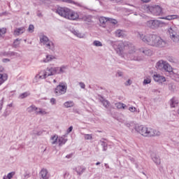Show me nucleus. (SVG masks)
Returning <instances> with one entry per match:
<instances>
[{
	"label": "nucleus",
	"mask_w": 179,
	"mask_h": 179,
	"mask_svg": "<svg viewBox=\"0 0 179 179\" xmlns=\"http://www.w3.org/2000/svg\"><path fill=\"white\" fill-rule=\"evenodd\" d=\"M113 47L117 54L124 59H130V61H141L142 59L138 56L136 48L132 43L124 45L122 42H115L113 43Z\"/></svg>",
	"instance_id": "f257e3e1"
},
{
	"label": "nucleus",
	"mask_w": 179,
	"mask_h": 179,
	"mask_svg": "<svg viewBox=\"0 0 179 179\" xmlns=\"http://www.w3.org/2000/svg\"><path fill=\"white\" fill-rule=\"evenodd\" d=\"M68 69V66H62L60 67H47L45 70H41L34 78V83H37L38 80L47 79L48 76H54V75H59L65 73Z\"/></svg>",
	"instance_id": "f03ea898"
},
{
	"label": "nucleus",
	"mask_w": 179,
	"mask_h": 179,
	"mask_svg": "<svg viewBox=\"0 0 179 179\" xmlns=\"http://www.w3.org/2000/svg\"><path fill=\"white\" fill-rule=\"evenodd\" d=\"M135 131L138 132L142 136L145 138H150L152 136H160V131L150 127H146L143 125H136L134 127Z\"/></svg>",
	"instance_id": "7ed1b4c3"
},
{
	"label": "nucleus",
	"mask_w": 179,
	"mask_h": 179,
	"mask_svg": "<svg viewBox=\"0 0 179 179\" xmlns=\"http://www.w3.org/2000/svg\"><path fill=\"white\" fill-rule=\"evenodd\" d=\"M148 45L150 47H156L157 48H163L167 45V42L157 34H151Z\"/></svg>",
	"instance_id": "20e7f679"
},
{
	"label": "nucleus",
	"mask_w": 179,
	"mask_h": 179,
	"mask_svg": "<svg viewBox=\"0 0 179 179\" xmlns=\"http://www.w3.org/2000/svg\"><path fill=\"white\" fill-rule=\"evenodd\" d=\"M40 43L45 47V48H46V50H49L50 51H55V44H54V42L50 41L46 36L43 35L40 38Z\"/></svg>",
	"instance_id": "39448f33"
},
{
	"label": "nucleus",
	"mask_w": 179,
	"mask_h": 179,
	"mask_svg": "<svg viewBox=\"0 0 179 179\" xmlns=\"http://www.w3.org/2000/svg\"><path fill=\"white\" fill-rule=\"evenodd\" d=\"M168 33L171 41H173V43H175V44H178L179 43V32L177 27H169L168 29Z\"/></svg>",
	"instance_id": "423d86ee"
},
{
	"label": "nucleus",
	"mask_w": 179,
	"mask_h": 179,
	"mask_svg": "<svg viewBox=\"0 0 179 179\" xmlns=\"http://www.w3.org/2000/svg\"><path fill=\"white\" fill-rule=\"evenodd\" d=\"M145 8L148 10V12H150L151 13H152V15H155V16H160V15L163 13L162 7H160V6L159 5H146Z\"/></svg>",
	"instance_id": "0eeeda50"
},
{
	"label": "nucleus",
	"mask_w": 179,
	"mask_h": 179,
	"mask_svg": "<svg viewBox=\"0 0 179 179\" xmlns=\"http://www.w3.org/2000/svg\"><path fill=\"white\" fill-rule=\"evenodd\" d=\"M68 85H66V83H60L59 85L56 87L55 90V93L56 96H61L66 93Z\"/></svg>",
	"instance_id": "6e6552de"
},
{
	"label": "nucleus",
	"mask_w": 179,
	"mask_h": 179,
	"mask_svg": "<svg viewBox=\"0 0 179 179\" xmlns=\"http://www.w3.org/2000/svg\"><path fill=\"white\" fill-rule=\"evenodd\" d=\"M70 8H68L66 7H57L56 9V13L61 16L62 17H64V19H66L68 17V13H69Z\"/></svg>",
	"instance_id": "1a4fd4ad"
},
{
	"label": "nucleus",
	"mask_w": 179,
	"mask_h": 179,
	"mask_svg": "<svg viewBox=\"0 0 179 179\" xmlns=\"http://www.w3.org/2000/svg\"><path fill=\"white\" fill-rule=\"evenodd\" d=\"M163 24V22L160 20H151L146 22V26L148 27H150V29H158V27H160V25Z\"/></svg>",
	"instance_id": "9d476101"
},
{
	"label": "nucleus",
	"mask_w": 179,
	"mask_h": 179,
	"mask_svg": "<svg viewBox=\"0 0 179 179\" xmlns=\"http://www.w3.org/2000/svg\"><path fill=\"white\" fill-rule=\"evenodd\" d=\"M152 36V34H142L138 33V38L143 41L145 44H147V45H149V41L150 40V37Z\"/></svg>",
	"instance_id": "9b49d317"
},
{
	"label": "nucleus",
	"mask_w": 179,
	"mask_h": 179,
	"mask_svg": "<svg viewBox=\"0 0 179 179\" xmlns=\"http://www.w3.org/2000/svg\"><path fill=\"white\" fill-rule=\"evenodd\" d=\"M66 19L68 20H78L79 19V14L76 11L70 9Z\"/></svg>",
	"instance_id": "f8f14e48"
},
{
	"label": "nucleus",
	"mask_w": 179,
	"mask_h": 179,
	"mask_svg": "<svg viewBox=\"0 0 179 179\" xmlns=\"http://www.w3.org/2000/svg\"><path fill=\"white\" fill-rule=\"evenodd\" d=\"M151 159L156 166H160L162 164V159L157 154L152 152L151 154Z\"/></svg>",
	"instance_id": "ddd939ff"
},
{
	"label": "nucleus",
	"mask_w": 179,
	"mask_h": 179,
	"mask_svg": "<svg viewBox=\"0 0 179 179\" xmlns=\"http://www.w3.org/2000/svg\"><path fill=\"white\" fill-rule=\"evenodd\" d=\"M136 52L138 54V57L139 58H141V57H139V52H142L143 54H144L145 55H148V57L152 55V52L150 49H148V48H140L139 50L136 49Z\"/></svg>",
	"instance_id": "4468645a"
},
{
	"label": "nucleus",
	"mask_w": 179,
	"mask_h": 179,
	"mask_svg": "<svg viewBox=\"0 0 179 179\" xmlns=\"http://www.w3.org/2000/svg\"><path fill=\"white\" fill-rule=\"evenodd\" d=\"M153 79L157 83H164L166 82V77L157 73L154 74Z\"/></svg>",
	"instance_id": "2eb2a0df"
},
{
	"label": "nucleus",
	"mask_w": 179,
	"mask_h": 179,
	"mask_svg": "<svg viewBox=\"0 0 179 179\" xmlns=\"http://www.w3.org/2000/svg\"><path fill=\"white\" fill-rule=\"evenodd\" d=\"M41 179H48L50 178V175L48 174V171L46 169H43L40 171Z\"/></svg>",
	"instance_id": "dca6fc26"
},
{
	"label": "nucleus",
	"mask_w": 179,
	"mask_h": 179,
	"mask_svg": "<svg viewBox=\"0 0 179 179\" xmlns=\"http://www.w3.org/2000/svg\"><path fill=\"white\" fill-rule=\"evenodd\" d=\"M166 61L164 60H159L156 64V68L157 69H159V71H163V69L164 68V65H166Z\"/></svg>",
	"instance_id": "f3484780"
},
{
	"label": "nucleus",
	"mask_w": 179,
	"mask_h": 179,
	"mask_svg": "<svg viewBox=\"0 0 179 179\" xmlns=\"http://www.w3.org/2000/svg\"><path fill=\"white\" fill-rule=\"evenodd\" d=\"M24 31H26V29L24 27L17 28L14 31V36H20V34H23Z\"/></svg>",
	"instance_id": "a211bd4d"
},
{
	"label": "nucleus",
	"mask_w": 179,
	"mask_h": 179,
	"mask_svg": "<svg viewBox=\"0 0 179 179\" xmlns=\"http://www.w3.org/2000/svg\"><path fill=\"white\" fill-rule=\"evenodd\" d=\"M162 71L164 72H169L170 73L173 72V67H171V66L167 62H166Z\"/></svg>",
	"instance_id": "6ab92c4d"
},
{
	"label": "nucleus",
	"mask_w": 179,
	"mask_h": 179,
	"mask_svg": "<svg viewBox=\"0 0 179 179\" xmlns=\"http://www.w3.org/2000/svg\"><path fill=\"white\" fill-rule=\"evenodd\" d=\"M8 80V74L6 73H0V86L5 83Z\"/></svg>",
	"instance_id": "aec40b11"
},
{
	"label": "nucleus",
	"mask_w": 179,
	"mask_h": 179,
	"mask_svg": "<svg viewBox=\"0 0 179 179\" xmlns=\"http://www.w3.org/2000/svg\"><path fill=\"white\" fill-rule=\"evenodd\" d=\"M66 142H68V139L65 138V136L59 137L58 138L59 146H62V145H65Z\"/></svg>",
	"instance_id": "412c9836"
},
{
	"label": "nucleus",
	"mask_w": 179,
	"mask_h": 179,
	"mask_svg": "<svg viewBox=\"0 0 179 179\" xmlns=\"http://www.w3.org/2000/svg\"><path fill=\"white\" fill-rule=\"evenodd\" d=\"M115 106L119 110H126V108H127V106L124 103H122L121 102H117L115 103Z\"/></svg>",
	"instance_id": "4be33fe9"
},
{
	"label": "nucleus",
	"mask_w": 179,
	"mask_h": 179,
	"mask_svg": "<svg viewBox=\"0 0 179 179\" xmlns=\"http://www.w3.org/2000/svg\"><path fill=\"white\" fill-rule=\"evenodd\" d=\"M36 115H45L46 114H48V112L45 111V110L41 108H38V110L35 112Z\"/></svg>",
	"instance_id": "5701e85b"
},
{
	"label": "nucleus",
	"mask_w": 179,
	"mask_h": 179,
	"mask_svg": "<svg viewBox=\"0 0 179 179\" xmlns=\"http://www.w3.org/2000/svg\"><path fill=\"white\" fill-rule=\"evenodd\" d=\"M170 105H171V107L172 108L177 107V106L178 105V99H177V98L176 97H173L171 99Z\"/></svg>",
	"instance_id": "b1692460"
},
{
	"label": "nucleus",
	"mask_w": 179,
	"mask_h": 179,
	"mask_svg": "<svg viewBox=\"0 0 179 179\" xmlns=\"http://www.w3.org/2000/svg\"><path fill=\"white\" fill-rule=\"evenodd\" d=\"M85 170H86V169L82 166H77L76 168V171L78 176H82L83 173H85Z\"/></svg>",
	"instance_id": "393cba45"
},
{
	"label": "nucleus",
	"mask_w": 179,
	"mask_h": 179,
	"mask_svg": "<svg viewBox=\"0 0 179 179\" xmlns=\"http://www.w3.org/2000/svg\"><path fill=\"white\" fill-rule=\"evenodd\" d=\"M72 33H73V34H74V36H76V37H78L79 38H85V34L79 32V31H78V30L73 29L72 31Z\"/></svg>",
	"instance_id": "a878e982"
},
{
	"label": "nucleus",
	"mask_w": 179,
	"mask_h": 179,
	"mask_svg": "<svg viewBox=\"0 0 179 179\" xmlns=\"http://www.w3.org/2000/svg\"><path fill=\"white\" fill-rule=\"evenodd\" d=\"M179 16L177 15H167L162 19H164L165 20H174L176 19H178Z\"/></svg>",
	"instance_id": "bb28decb"
},
{
	"label": "nucleus",
	"mask_w": 179,
	"mask_h": 179,
	"mask_svg": "<svg viewBox=\"0 0 179 179\" xmlns=\"http://www.w3.org/2000/svg\"><path fill=\"white\" fill-rule=\"evenodd\" d=\"M58 139H59L58 135L55 134L54 136H52L50 138L52 145H57V143H58Z\"/></svg>",
	"instance_id": "cd10ccee"
},
{
	"label": "nucleus",
	"mask_w": 179,
	"mask_h": 179,
	"mask_svg": "<svg viewBox=\"0 0 179 179\" xmlns=\"http://www.w3.org/2000/svg\"><path fill=\"white\" fill-rule=\"evenodd\" d=\"M52 59H55V57L51 55H46V57L43 59V62L45 63L51 62Z\"/></svg>",
	"instance_id": "c85d7f7f"
},
{
	"label": "nucleus",
	"mask_w": 179,
	"mask_h": 179,
	"mask_svg": "<svg viewBox=\"0 0 179 179\" xmlns=\"http://www.w3.org/2000/svg\"><path fill=\"white\" fill-rule=\"evenodd\" d=\"M37 110H38V108L36 107V106H34V105H31V106H29L27 108V111L28 113H33L34 111H35V113H36V111H37Z\"/></svg>",
	"instance_id": "c756f323"
},
{
	"label": "nucleus",
	"mask_w": 179,
	"mask_h": 179,
	"mask_svg": "<svg viewBox=\"0 0 179 179\" xmlns=\"http://www.w3.org/2000/svg\"><path fill=\"white\" fill-rule=\"evenodd\" d=\"M64 106L65 107V108H70L71 107H73V106H75V103H73V101H66L64 103Z\"/></svg>",
	"instance_id": "7c9ffc66"
},
{
	"label": "nucleus",
	"mask_w": 179,
	"mask_h": 179,
	"mask_svg": "<svg viewBox=\"0 0 179 179\" xmlns=\"http://www.w3.org/2000/svg\"><path fill=\"white\" fill-rule=\"evenodd\" d=\"M15 174H16V172H15V171L10 172V173H8L7 176H4L3 177V179H12V178H13V176H15Z\"/></svg>",
	"instance_id": "2f4dec72"
},
{
	"label": "nucleus",
	"mask_w": 179,
	"mask_h": 179,
	"mask_svg": "<svg viewBox=\"0 0 179 179\" xmlns=\"http://www.w3.org/2000/svg\"><path fill=\"white\" fill-rule=\"evenodd\" d=\"M115 34L116 37H124V31L117 29L115 31Z\"/></svg>",
	"instance_id": "473e14b6"
},
{
	"label": "nucleus",
	"mask_w": 179,
	"mask_h": 179,
	"mask_svg": "<svg viewBox=\"0 0 179 179\" xmlns=\"http://www.w3.org/2000/svg\"><path fill=\"white\" fill-rule=\"evenodd\" d=\"M3 55L4 57H8V55H10V57H15V56L17 55V53L15 52H10L8 53V52H3Z\"/></svg>",
	"instance_id": "72a5a7b5"
},
{
	"label": "nucleus",
	"mask_w": 179,
	"mask_h": 179,
	"mask_svg": "<svg viewBox=\"0 0 179 179\" xmlns=\"http://www.w3.org/2000/svg\"><path fill=\"white\" fill-rule=\"evenodd\" d=\"M171 78H172V79H173V80H176V82H179V75L176 73H173L171 76Z\"/></svg>",
	"instance_id": "f704fd0d"
},
{
	"label": "nucleus",
	"mask_w": 179,
	"mask_h": 179,
	"mask_svg": "<svg viewBox=\"0 0 179 179\" xmlns=\"http://www.w3.org/2000/svg\"><path fill=\"white\" fill-rule=\"evenodd\" d=\"M92 45L94 47H103V43H101V42H100V41H94Z\"/></svg>",
	"instance_id": "c9c22d12"
},
{
	"label": "nucleus",
	"mask_w": 179,
	"mask_h": 179,
	"mask_svg": "<svg viewBox=\"0 0 179 179\" xmlns=\"http://www.w3.org/2000/svg\"><path fill=\"white\" fill-rule=\"evenodd\" d=\"M20 40L21 39H19V38H17L14 41V43H13V47L15 48H17V47H19V45H20Z\"/></svg>",
	"instance_id": "e433bc0d"
},
{
	"label": "nucleus",
	"mask_w": 179,
	"mask_h": 179,
	"mask_svg": "<svg viewBox=\"0 0 179 179\" xmlns=\"http://www.w3.org/2000/svg\"><path fill=\"white\" fill-rule=\"evenodd\" d=\"M103 106H105L106 108H108V107H110V102L108 100L103 99L101 101Z\"/></svg>",
	"instance_id": "4c0bfd02"
},
{
	"label": "nucleus",
	"mask_w": 179,
	"mask_h": 179,
	"mask_svg": "<svg viewBox=\"0 0 179 179\" xmlns=\"http://www.w3.org/2000/svg\"><path fill=\"white\" fill-rule=\"evenodd\" d=\"M101 146L103 148V151L106 152V150L108 149L107 143H106L105 141H101Z\"/></svg>",
	"instance_id": "58836bf2"
},
{
	"label": "nucleus",
	"mask_w": 179,
	"mask_h": 179,
	"mask_svg": "<svg viewBox=\"0 0 179 179\" xmlns=\"http://www.w3.org/2000/svg\"><path fill=\"white\" fill-rule=\"evenodd\" d=\"M99 22L101 24H106V23H107V22H108V18L100 17Z\"/></svg>",
	"instance_id": "ea45409f"
},
{
	"label": "nucleus",
	"mask_w": 179,
	"mask_h": 179,
	"mask_svg": "<svg viewBox=\"0 0 179 179\" xmlns=\"http://www.w3.org/2000/svg\"><path fill=\"white\" fill-rule=\"evenodd\" d=\"M169 90H171V92H174V90H176V85L174 83L169 84Z\"/></svg>",
	"instance_id": "a19ab883"
},
{
	"label": "nucleus",
	"mask_w": 179,
	"mask_h": 179,
	"mask_svg": "<svg viewBox=\"0 0 179 179\" xmlns=\"http://www.w3.org/2000/svg\"><path fill=\"white\" fill-rule=\"evenodd\" d=\"M83 135L85 141H90L93 139V136H92V134H83Z\"/></svg>",
	"instance_id": "79ce46f5"
},
{
	"label": "nucleus",
	"mask_w": 179,
	"mask_h": 179,
	"mask_svg": "<svg viewBox=\"0 0 179 179\" xmlns=\"http://www.w3.org/2000/svg\"><path fill=\"white\" fill-rule=\"evenodd\" d=\"M152 82L150 77H148L147 78L144 79L143 84V85H149Z\"/></svg>",
	"instance_id": "37998d69"
},
{
	"label": "nucleus",
	"mask_w": 179,
	"mask_h": 179,
	"mask_svg": "<svg viewBox=\"0 0 179 179\" xmlns=\"http://www.w3.org/2000/svg\"><path fill=\"white\" fill-rule=\"evenodd\" d=\"M108 22H109V23H112V24H117V23H118L117 20L113 18H108Z\"/></svg>",
	"instance_id": "c03bdc74"
},
{
	"label": "nucleus",
	"mask_w": 179,
	"mask_h": 179,
	"mask_svg": "<svg viewBox=\"0 0 179 179\" xmlns=\"http://www.w3.org/2000/svg\"><path fill=\"white\" fill-rule=\"evenodd\" d=\"M56 1H61L62 2H66V3H73L75 5L76 3L73 1V0H56Z\"/></svg>",
	"instance_id": "a18cd8bd"
},
{
	"label": "nucleus",
	"mask_w": 179,
	"mask_h": 179,
	"mask_svg": "<svg viewBox=\"0 0 179 179\" xmlns=\"http://www.w3.org/2000/svg\"><path fill=\"white\" fill-rule=\"evenodd\" d=\"M28 31H29V33H33L34 31V25L29 24V28H28Z\"/></svg>",
	"instance_id": "49530a36"
},
{
	"label": "nucleus",
	"mask_w": 179,
	"mask_h": 179,
	"mask_svg": "<svg viewBox=\"0 0 179 179\" xmlns=\"http://www.w3.org/2000/svg\"><path fill=\"white\" fill-rule=\"evenodd\" d=\"M29 96V93L27 92H24L20 95V99H26Z\"/></svg>",
	"instance_id": "de8ad7c7"
},
{
	"label": "nucleus",
	"mask_w": 179,
	"mask_h": 179,
	"mask_svg": "<svg viewBox=\"0 0 179 179\" xmlns=\"http://www.w3.org/2000/svg\"><path fill=\"white\" fill-rule=\"evenodd\" d=\"M6 33V28H1L0 29V37L1 36H3Z\"/></svg>",
	"instance_id": "09e8293b"
},
{
	"label": "nucleus",
	"mask_w": 179,
	"mask_h": 179,
	"mask_svg": "<svg viewBox=\"0 0 179 179\" xmlns=\"http://www.w3.org/2000/svg\"><path fill=\"white\" fill-rule=\"evenodd\" d=\"M129 110L131 113H136V108L134 107V106H131L129 108Z\"/></svg>",
	"instance_id": "8fccbe9b"
},
{
	"label": "nucleus",
	"mask_w": 179,
	"mask_h": 179,
	"mask_svg": "<svg viewBox=\"0 0 179 179\" xmlns=\"http://www.w3.org/2000/svg\"><path fill=\"white\" fill-rule=\"evenodd\" d=\"M79 85L81 89H85L86 87V85L83 82H80Z\"/></svg>",
	"instance_id": "3c124183"
},
{
	"label": "nucleus",
	"mask_w": 179,
	"mask_h": 179,
	"mask_svg": "<svg viewBox=\"0 0 179 179\" xmlns=\"http://www.w3.org/2000/svg\"><path fill=\"white\" fill-rule=\"evenodd\" d=\"M3 106V98H2L0 101V111L2 110V107Z\"/></svg>",
	"instance_id": "603ef678"
},
{
	"label": "nucleus",
	"mask_w": 179,
	"mask_h": 179,
	"mask_svg": "<svg viewBox=\"0 0 179 179\" xmlns=\"http://www.w3.org/2000/svg\"><path fill=\"white\" fill-rule=\"evenodd\" d=\"M73 129V127L71 126L68 129H67V134H71V131Z\"/></svg>",
	"instance_id": "864d4df0"
},
{
	"label": "nucleus",
	"mask_w": 179,
	"mask_h": 179,
	"mask_svg": "<svg viewBox=\"0 0 179 179\" xmlns=\"http://www.w3.org/2000/svg\"><path fill=\"white\" fill-rule=\"evenodd\" d=\"M129 159L130 160V162H131V163H135V158L132 157H129Z\"/></svg>",
	"instance_id": "5fc2aeb1"
},
{
	"label": "nucleus",
	"mask_w": 179,
	"mask_h": 179,
	"mask_svg": "<svg viewBox=\"0 0 179 179\" xmlns=\"http://www.w3.org/2000/svg\"><path fill=\"white\" fill-rule=\"evenodd\" d=\"M55 101H56V100H55V98H52V99H50V103H51V104H52V105L55 104Z\"/></svg>",
	"instance_id": "6e6d98bb"
},
{
	"label": "nucleus",
	"mask_w": 179,
	"mask_h": 179,
	"mask_svg": "<svg viewBox=\"0 0 179 179\" xmlns=\"http://www.w3.org/2000/svg\"><path fill=\"white\" fill-rule=\"evenodd\" d=\"M131 80H128L126 83V86H131Z\"/></svg>",
	"instance_id": "4d7b16f0"
},
{
	"label": "nucleus",
	"mask_w": 179,
	"mask_h": 179,
	"mask_svg": "<svg viewBox=\"0 0 179 179\" xmlns=\"http://www.w3.org/2000/svg\"><path fill=\"white\" fill-rule=\"evenodd\" d=\"M37 16L38 17H43V14L41 13H40V12H38V13H37Z\"/></svg>",
	"instance_id": "13d9d810"
},
{
	"label": "nucleus",
	"mask_w": 179,
	"mask_h": 179,
	"mask_svg": "<svg viewBox=\"0 0 179 179\" xmlns=\"http://www.w3.org/2000/svg\"><path fill=\"white\" fill-rule=\"evenodd\" d=\"M122 72H121V71H118L117 72V76H119V77H121V76H122Z\"/></svg>",
	"instance_id": "bf43d9fd"
},
{
	"label": "nucleus",
	"mask_w": 179,
	"mask_h": 179,
	"mask_svg": "<svg viewBox=\"0 0 179 179\" xmlns=\"http://www.w3.org/2000/svg\"><path fill=\"white\" fill-rule=\"evenodd\" d=\"M10 61L9 59H3V62H9Z\"/></svg>",
	"instance_id": "052dcab7"
},
{
	"label": "nucleus",
	"mask_w": 179,
	"mask_h": 179,
	"mask_svg": "<svg viewBox=\"0 0 179 179\" xmlns=\"http://www.w3.org/2000/svg\"><path fill=\"white\" fill-rule=\"evenodd\" d=\"M71 157H72V154H70L66 156V159H71Z\"/></svg>",
	"instance_id": "680f3d73"
},
{
	"label": "nucleus",
	"mask_w": 179,
	"mask_h": 179,
	"mask_svg": "<svg viewBox=\"0 0 179 179\" xmlns=\"http://www.w3.org/2000/svg\"><path fill=\"white\" fill-rule=\"evenodd\" d=\"M145 3H148V2H150V0H141Z\"/></svg>",
	"instance_id": "e2e57ef3"
},
{
	"label": "nucleus",
	"mask_w": 179,
	"mask_h": 179,
	"mask_svg": "<svg viewBox=\"0 0 179 179\" xmlns=\"http://www.w3.org/2000/svg\"><path fill=\"white\" fill-rule=\"evenodd\" d=\"M68 176H69V173L68 172H66L64 173V178H65V177H68Z\"/></svg>",
	"instance_id": "0e129e2a"
},
{
	"label": "nucleus",
	"mask_w": 179,
	"mask_h": 179,
	"mask_svg": "<svg viewBox=\"0 0 179 179\" xmlns=\"http://www.w3.org/2000/svg\"><path fill=\"white\" fill-rule=\"evenodd\" d=\"M104 166L106 169H110V166H108V164H104Z\"/></svg>",
	"instance_id": "69168bd1"
},
{
	"label": "nucleus",
	"mask_w": 179,
	"mask_h": 179,
	"mask_svg": "<svg viewBox=\"0 0 179 179\" xmlns=\"http://www.w3.org/2000/svg\"><path fill=\"white\" fill-rule=\"evenodd\" d=\"M99 164H101V163L99 162L96 163V166H99Z\"/></svg>",
	"instance_id": "338daca9"
},
{
	"label": "nucleus",
	"mask_w": 179,
	"mask_h": 179,
	"mask_svg": "<svg viewBox=\"0 0 179 179\" xmlns=\"http://www.w3.org/2000/svg\"><path fill=\"white\" fill-rule=\"evenodd\" d=\"M126 125H127V127L128 128H129V127H131V124H127Z\"/></svg>",
	"instance_id": "774afa93"
}]
</instances>
